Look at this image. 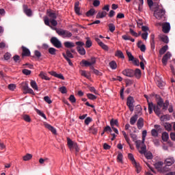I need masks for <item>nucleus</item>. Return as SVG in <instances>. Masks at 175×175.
Here are the masks:
<instances>
[{
	"label": "nucleus",
	"mask_w": 175,
	"mask_h": 175,
	"mask_svg": "<svg viewBox=\"0 0 175 175\" xmlns=\"http://www.w3.org/2000/svg\"><path fill=\"white\" fill-rule=\"evenodd\" d=\"M170 102L168 100H165L164 102L163 99L161 97L159 98V100H157V105H154V113H156L157 116H159L161 114V108L163 107V110L166 111L168 108Z\"/></svg>",
	"instance_id": "f257e3e1"
},
{
	"label": "nucleus",
	"mask_w": 175,
	"mask_h": 175,
	"mask_svg": "<svg viewBox=\"0 0 175 175\" xmlns=\"http://www.w3.org/2000/svg\"><path fill=\"white\" fill-rule=\"evenodd\" d=\"M55 30L59 36H62L64 38H70L72 36V33L69 31L57 28H55Z\"/></svg>",
	"instance_id": "f03ea898"
},
{
	"label": "nucleus",
	"mask_w": 175,
	"mask_h": 175,
	"mask_svg": "<svg viewBox=\"0 0 175 175\" xmlns=\"http://www.w3.org/2000/svg\"><path fill=\"white\" fill-rule=\"evenodd\" d=\"M77 46V51H78L79 54L81 55H85V49L83 46H84V42L81 41H78L75 42Z\"/></svg>",
	"instance_id": "7ed1b4c3"
},
{
	"label": "nucleus",
	"mask_w": 175,
	"mask_h": 175,
	"mask_svg": "<svg viewBox=\"0 0 175 175\" xmlns=\"http://www.w3.org/2000/svg\"><path fill=\"white\" fill-rule=\"evenodd\" d=\"M50 42L54 47H56V49H62V43L57 37H52Z\"/></svg>",
	"instance_id": "20e7f679"
},
{
	"label": "nucleus",
	"mask_w": 175,
	"mask_h": 175,
	"mask_svg": "<svg viewBox=\"0 0 175 175\" xmlns=\"http://www.w3.org/2000/svg\"><path fill=\"white\" fill-rule=\"evenodd\" d=\"M22 90L24 91L23 94H30L33 95L34 94V91L29 87V85L27 83H25L22 84Z\"/></svg>",
	"instance_id": "39448f33"
},
{
	"label": "nucleus",
	"mask_w": 175,
	"mask_h": 175,
	"mask_svg": "<svg viewBox=\"0 0 175 175\" xmlns=\"http://www.w3.org/2000/svg\"><path fill=\"white\" fill-rule=\"evenodd\" d=\"M165 11L163 9H157L154 10V13L153 14V16L156 17V18L161 20L165 15Z\"/></svg>",
	"instance_id": "423d86ee"
},
{
	"label": "nucleus",
	"mask_w": 175,
	"mask_h": 175,
	"mask_svg": "<svg viewBox=\"0 0 175 175\" xmlns=\"http://www.w3.org/2000/svg\"><path fill=\"white\" fill-rule=\"evenodd\" d=\"M134 103H135V100L133 97L129 96L127 98L126 105L131 112L134 111V107H135Z\"/></svg>",
	"instance_id": "0eeeda50"
},
{
	"label": "nucleus",
	"mask_w": 175,
	"mask_h": 175,
	"mask_svg": "<svg viewBox=\"0 0 175 175\" xmlns=\"http://www.w3.org/2000/svg\"><path fill=\"white\" fill-rule=\"evenodd\" d=\"M172 54L170 52H167L164 56H163V59H161V62H163V65L165 66L167 64L168 60L171 58Z\"/></svg>",
	"instance_id": "6e6552de"
},
{
	"label": "nucleus",
	"mask_w": 175,
	"mask_h": 175,
	"mask_svg": "<svg viewBox=\"0 0 175 175\" xmlns=\"http://www.w3.org/2000/svg\"><path fill=\"white\" fill-rule=\"evenodd\" d=\"M134 74V70L132 69H125L122 71V75L129 78L133 77Z\"/></svg>",
	"instance_id": "1a4fd4ad"
},
{
	"label": "nucleus",
	"mask_w": 175,
	"mask_h": 175,
	"mask_svg": "<svg viewBox=\"0 0 175 175\" xmlns=\"http://www.w3.org/2000/svg\"><path fill=\"white\" fill-rule=\"evenodd\" d=\"M44 126L46 129H47L49 131H51V133L54 135L57 134V130L55 129V127H53V126H51V124H49V123H44Z\"/></svg>",
	"instance_id": "9d476101"
},
{
	"label": "nucleus",
	"mask_w": 175,
	"mask_h": 175,
	"mask_svg": "<svg viewBox=\"0 0 175 175\" xmlns=\"http://www.w3.org/2000/svg\"><path fill=\"white\" fill-rule=\"evenodd\" d=\"M21 49L23 51L22 57H29V55H31V52H30L29 49H28L25 46H22Z\"/></svg>",
	"instance_id": "9b49d317"
},
{
	"label": "nucleus",
	"mask_w": 175,
	"mask_h": 175,
	"mask_svg": "<svg viewBox=\"0 0 175 175\" xmlns=\"http://www.w3.org/2000/svg\"><path fill=\"white\" fill-rule=\"evenodd\" d=\"M49 74L55 78L59 79L61 80H65V77L62 74H57L55 71H51L49 72Z\"/></svg>",
	"instance_id": "f8f14e48"
},
{
	"label": "nucleus",
	"mask_w": 175,
	"mask_h": 175,
	"mask_svg": "<svg viewBox=\"0 0 175 175\" xmlns=\"http://www.w3.org/2000/svg\"><path fill=\"white\" fill-rule=\"evenodd\" d=\"M23 12L27 16H32V11L31 9L28 8V6L26 5H23Z\"/></svg>",
	"instance_id": "ddd939ff"
},
{
	"label": "nucleus",
	"mask_w": 175,
	"mask_h": 175,
	"mask_svg": "<svg viewBox=\"0 0 175 175\" xmlns=\"http://www.w3.org/2000/svg\"><path fill=\"white\" fill-rule=\"evenodd\" d=\"M174 163H175V159L173 157L167 158L164 161V164H165L167 166H171Z\"/></svg>",
	"instance_id": "4468645a"
},
{
	"label": "nucleus",
	"mask_w": 175,
	"mask_h": 175,
	"mask_svg": "<svg viewBox=\"0 0 175 175\" xmlns=\"http://www.w3.org/2000/svg\"><path fill=\"white\" fill-rule=\"evenodd\" d=\"M144 120L143 118L141 117L139 118V120H137V123L138 129L141 130L143 128V126L144 125Z\"/></svg>",
	"instance_id": "2eb2a0df"
},
{
	"label": "nucleus",
	"mask_w": 175,
	"mask_h": 175,
	"mask_svg": "<svg viewBox=\"0 0 175 175\" xmlns=\"http://www.w3.org/2000/svg\"><path fill=\"white\" fill-rule=\"evenodd\" d=\"M47 15L50 18V20L56 19L57 18V14L53 11L47 12Z\"/></svg>",
	"instance_id": "dca6fc26"
},
{
	"label": "nucleus",
	"mask_w": 175,
	"mask_h": 175,
	"mask_svg": "<svg viewBox=\"0 0 175 175\" xmlns=\"http://www.w3.org/2000/svg\"><path fill=\"white\" fill-rule=\"evenodd\" d=\"M67 143L68 148L70 150H73V147L76 148V143L73 142L70 138H67Z\"/></svg>",
	"instance_id": "f3484780"
},
{
	"label": "nucleus",
	"mask_w": 175,
	"mask_h": 175,
	"mask_svg": "<svg viewBox=\"0 0 175 175\" xmlns=\"http://www.w3.org/2000/svg\"><path fill=\"white\" fill-rule=\"evenodd\" d=\"M170 31V24L169 23H166L164 25H163V32L167 33Z\"/></svg>",
	"instance_id": "a211bd4d"
},
{
	"label": "nucleus",
	"mask_w": 175,
	"mask_h": 175,
	"mask_svg": "<svg viewBox=\"0 0 175 175\" xmlns=\"http://www.w3.org/2000/svg\"><path fill=\"white\" fill-rule=\"evenodd\" d=\"M148 104L149 113L152 114V110H154L155 105L152 102H150L148 100Z\"/></svg>",
	"instance_id": "6ab92c4d"
},
{
	"label": "nucleus",
	"mask_w": 175,
	"mask_h": 175,
	"mask_svg": "<svg viewBox=\"0 0 175 175\" xmlns=\"http://www.w3.org/2000/svg\"><path fill=\"white\" fill-rule=\"evenodd\" d=\"M167 50L168 46L165 45L164 46L161 47V49H160V51H159V54H160V55H163V54L165 53Z\"/></svg>",
	"instance_id": "aec40b11"
},
{
	"label": "nucleus",
	"mask_w": 175,
	"mask_h": 175,
	"mask_svg": "<svg viewBox=\"0 0 175 175\" xmlns=\"http://www.w3.org/2000/svg\"><path fill=\"white\" fill-rule=\"evenodd\" d=\"M64 44V46L66 47V49H72V47H75V46H76L72 42H65Z\"/></svg>",
	"instance_id": "412c9836"
},
{
	"label": "nucleus",
	"mask_w": 175,
	"mask_h": 175,
	"mask_svg": "<svg viewBox=\"0 0 175 175\" xmlns=\"http://www.w3.org/2000/svg\"><path fill=\"white\" fill-rule=\"evenodd\" d=\"M138 119V115L135 114L134 116H133L131 119H130V124L131 125H134L135 124V122H137Z\"/></svg>",
	"instance_id": "4be33fe9"
},
{
	"label": "nucleus",
	"mask_w": 175,
	"mask_h": 175,
	"mask_svg": "<svg viewBox=\"0 0 175 175\" xmlns=\"http://www.w3.org/2000/svg\"><path fill=\"white\" fill-rule=\"evenodd\" d=\"M134 76H135L137 79H139L142 77V71L140 69L137 68L135 71H134Z\"/></svg>",
	"instance_id": "5701e85b"
},
{
	"label": "nucleus",
	"mask_w": 175,
	"mask_h": 175,
	"mask_svg": "<svg viewBox=\"0 0 175 175\" xmlns=\"http://www.w3.org/2000/svg\"><path fill=\"white\" fill-rule=\"evenodd\" d=\"M107 16V12L105 11L98 12L96 18H103Z\"/></svg>",
	"instance_id": "b1692460"
},
{
	"label": "nucleus",
	"mask_w": 175,
	"mask_h": 175,
	"mask_svg": "<svg viewBox=\"0 0 175 175\" xmlns=\"http://www.w3.org/2000/svg\"><path fill=\"white\" fill-rule=\"evenodd\" d=\"M39 77L44 80L46 81H50V78L49 77H47L46 73H44V72H40Z\"/></svg>",
	"instance_id": "393cba45"
},
{
	"label": "nucleus",
	"mask_w": 175,
	"mask_h": 175,
	"mask_svg": "<svg viewBox=\"0 0 175 175\" xmlns=\"http://www.w3.org/2000/svg\"><path fill=\"white\" fill-rule=\"evenodd\" d=\"M30 86L34 90H38V87L36 81L31 80L30 82Z\"/></svg>",
	"instance_id": "a878e982"
},
{
	"label": "nucleus",
	"mask_w": 175,
	"mask_h": 175,
	"mask_svg": "<svg viewBox=\"0 0 175 175\" xmlns=\"http://www.w3.org/2000/svg\"><path fill=\"white\" fill-rule=\"evenodd\" d=\"M62 55H63L64 58H65V59H66V62H68V65L70 66H73V63L72 62L71 59L68 57L66 54L65 53H63Z\"/></svg>",
	"instance_id": "bb28decb"
},
{
	"label": "nucleus",
	"mask_w": 175,
	"mask_h": 175,
	"mask_svg": "<svg viewBox=\"0 0 175 175\" xmlns=\"http://www.w3.org/2000/svg\"><path fill=\"white\" fill-rule=\"evenodd\" d=\"M115 55L116 57H118V58H122V59H124V55L121 51H117Z\"/></svg>",
	"instance_id": "cd10ccee"
},
{
	"label": "nucleus",
	"mask_w": 175,
	"mask_h": 175,
	"mask_svg": "<svg viewBox=\"0 0 175 175\" xmlns=\"http://www.w3.org/2000/svg\"><path fill=\"white\" fill-rule=\"evenodd\" d=\"M144 142L145 141H143V139H142V141L137 140L135 142L136 146L138 150L140 148V147H142L143 145H144Z\"/></svg>",
	"instance_id": "c85d7f7f"
},
{
	"label": "nucleus",
	"mask_w": 175,
	"mask_h": 175,
	"mask_svg": "<svg viewBox=\"0 0 175 175\" xmlns=\"http://www.w3.org/2000/svg\"><path fill=\"white\" fill-rule=\"evenodd\" d=\"M156 83H157V87L160 88H162L163 86H165V82L162 81L161 79H159V80H157V82H156Z\"/></svg>",
	"instance_id": "c756f323"
},
{
	"label": "nucleus",
	"mask_w": 175,
	"mask_h": 175,
	"mask_svg": "<svg viewBox=\"0 0 175 175\" xmlns=\"http://www.w3.org/2000/svg\"><path fill=\"white\" fill-rule=\"evenodd\" d=\"M160 39H161V41H163V42L165 43L166 44L169 42V38L167 36L163 35L161 37H160Z\"/></svg>",
	"instance_id": "7c9ffc66"
},
{
	"label": "nucleus",
	"mask_w": 175,
	"mask_h": 175,
	"mask_svg": "<svg viewBox=\"0 0 175 175\" xmlns=\"http://www.w3.org/2000/svg\"><path fill=\"white\" fill-rule=\"evenodd\" d=\"M161 138L163 139V141H164L165 142H167V140L169 139V134H168V133H163Z\"/></svg>",
	"instance_id": "2f4dec72"
},
{
	"label": "nucleus",
	"mask_w": 175,
	"mask_h": 175,
	"mask_svg": "<svg viewBox=\"0 0 175 175\" xmlns=\"http://www.w3.org/2000/svg\"><path fill=\"white\" fill-rule=\"evenodd\" d=\"M49 54L51 55H56L57 49L53 47H51L48 50Z\"/></svg>",
	"instance_id": "473e14b6"
},
{
	"label": "nucleus",
	"mask_w": 175,
	"mask_h": 175,
	"mask_svg": "<svg viewBox=\"0 0 175 175\" xmlns=\"http://www.w3.org/2000/svg\"><path fill=\"white\" fill-rule=\"evenodd\" d=\"M110 124L111 127H114V126H119L118 121L117 120H114V119H111Z\"/></svg>",
	"instance_id": "72a5a7b5"
},
{
	"label": "nucleus",
	"mask_w": 175,
	"mask_h": 175,
	"mask_svg": "<svg viewBox=\"0 0 175 175\" xmlns=\"http://www.w3.org/2000/svg\"><path fill=\"white\" fill-rule=\"evenodd\" d=\"M133 164L135 165L136 171H137V174H139L142 170V167H141L139 163H137L136 161H135V163H134Z\"/></svg>",
	"instance_id": "f704fd0d"
},
{
	"label": "nucleus",
	"mask_w": 175,
	"mask_h": 175,
	"mask_svg": "<svg viewBox=\"0 0 175 175\" xmlns=\"http://www.w3.org/2000/svg\"><path fill=\"white\" fill-rule=\"evenodd\" d=\"M122 38L124 40H131V42H135V39L132 38L131 36H127V35H124L122 36Z\"/></svg>",
	"instance_id": "c9c22d12"
},
{
	"label": "nucleus",
	"mask_w": 175,
	"mask_h": 175,
	"mask_svg": "<svg viewBox=\"0 0 175 175\" xmlns=\"http://www.w3.org/2000/svg\"><path fill=\"white\" fill-rule=\"evenodd\" d=\"M92 69L93 70V73L98 77H101L102 76V72H100L99 70L95 69L94 67H92Z\"/></svg>",
	"instance_id": "e433bc0d"
},
{
	"label": "nucleus",
	"mask_w": 175,
	"mask_h": 175,
	"mask_svg": "<svg viewBox=\"0 0 175 175\" xmlns=\"http://www.w3.org/2000/svg\"><path fill=\"white\" fill-rule=\"evenodd\" d=\"M66 54L68 58H74V55L72 53V52L69 49H67L66 51Z\"/></svg>",
	"instance_id": "4c0bfd02"
},
{
	"label": "nucleus",
	"mask_w": 175,
	"mask_h": 175,
	"mask_svg": "<svg viewBox=\"0 0 175 175\" xmlns=\"http://www.w3.org/2000/svg\"><path fill=\"white\" fill-rule=\"evenodd\" d=\"M75 11L76 14H80V8H79V2H77L75 4Z\"/></svg>",
	"instance_id": "58836bf2"
},
{
	"label": "nucleus",
	"mask_w": 175,
	"mask_h": 175,
	"mask_svg": "<svg viewBox=\"0 0 175 175\" xmlns=\"http://www.w3.org/2000/svg\"><path fill=\"white\" fill-rule=\"evenodd\" d=\"M126 54H127V55H128V57H129V62H133L135 57H134V56L132 55V53H131V52H129V51H126Z\"/></svg>",
	"instance_id": "ea45409f"
},
{
	"label": "nucleus",
	"mask_w": 175,
	"mask_h": 175,
	"mask_svg": "<svg viewBox=\"0 0 175 175\" xmlns=\"http://www.w3.org/2000/svg\"><path fill=\"white\" fill-rule=\"evenodd\" d=\"M23 119L27 122H31V118L29 115L25 114L23 116Z\"/></svg>",
	"instance_id": "a19ab883"
},
{
	"label": "nucleus",
	"mask_w": 175,
	"mask_h": 175,
	"mask_svg": "<svg viewBox=\"0 0 175 175\" xmlns=\"http://www.w3.org/2000/svg\"><path fill=\"white\" fill-rule=\"evenodd\" d=\"M44 100L46 103H48V104H49V105H51V104L53 103L52 100L51 99V98H50L49 96H45L44 97Z\"/></svg>",
	"instance_id": "79ce46f5"
},
{
	"label": "nucleus",
	"mask_w": 175,
	"mask_h": 175,
	"mask_svg": "<svg viewBox=\"0 0 175 175\" xmlns=\"http://www.w3.org/2000/svg\"><path fill=\"white\" fill-rule=\"evenodd\" d=\"M109 66L111 67V68L112 70H116V68H117V64H116V62L112 61V62H111L109 63Z\"/></svg>",
	"instance_id": "37998d69"
},
{
	"label": "nucleus",
	"mask_w": 175,
	"mask_h": 175,
	"mask_svg": "<svg viewBox=\"0 0 175 175\" xmlns=\"http://www.w3.org/2000/svg\"><path fill=\"white\" fill-rule=\"evenodd\" d=\"M32 155L31 154H27L25 156L23 157V161H27L30 160L32 158Z\"/></svg>",
	"instance_id": "c03bdc74"
},
{
	"label": "nucleus",
	"mask_w": 175,
	"mask_h": 175,
	"mask_svg": "<svg viewBox=\"0 0 175 175\" xmlns=\"http://www.w3.org/2000/svg\"><path fill=\"white\" fill-rule=\"evenodd\" d=\"M144 154L147 159H153V155L150 152H146L144 153Z\"/></svg>",
	"instance_id": "a18cd8bd"
},
{
	"label": "nucleus",
	"mask_w": 175,
	"mask_h": 175,
	"mask_svg": "<svg viewBox=\"0 0 175 175\" xmlns=\"http://www.w3.org/2000/svg\"><path fill=\"white\" fill-rule=\"evenodd\" d=\"M122 134H123V135H124V138H125L126 142L128 143V144H129V146H131V141H130V139H129V137L127 136V135H126V133H125V131H122Z\"/></svg>",
	"instance_id": "49530a36"
},
{
	"label": "nucleus",
	"mask_w": 175,
	"mask_h": 175,
	"mask_svg": "<svg viewBox=\"0 0 175 175\" xmlns=\"http://www.w3.org/2000/svg\"><path fill=\"white\" fill-rule=\"evenodd\" d=\"M88 98L91 100H94L96 99V96L92 94L88 93L87 94Z\"/></svg>",
	"instance_id": "de8ad7c7"
},
{
	"label": "nucleus",
	"mask_w": 175,
	"mask_h": 175,
	"mask_svg": "<svg viewBox=\"0 0 175 175\" xmlns=\"http://www.w3.org/2000/svg\"><path fill=\"white\" fill-rule=\"evenodd\" d=\"M59 91L62 94H66V93H67V88H66V86H62V87L59 88Z\"/></svg>",
	"instance_id": "09e8293b"
},
{
	"label": "nucleus",
	"mask_w": 175,
	"mask_h": 175,
	"mask_svg": "<svg viewBox=\"0 0 175 175\" xmlns=\"http://www.w3.org/2000/svg\"><path fill=\"white\" fill-rule=\"evenodd\" d=\"M141 150H139V152L141 154H145L146 152V146L145 144H143L141 147Z\"/></svg>",
	"instance_id": "8fccbe9b"
},
{
	"label": "nucleus",
	"mask_w": 175,
	"mask_h": 175,
	"mask_svg": "<svg viewBox=\"0 0 175 175\" xmlns=\"http://www.w3.org/2000/svg\"><path fill=\"white\" fill-rule=\"evenodd\" d=\"M163 165V163L162 161H159L154 164V167H156V169H160L161 168Z\"/></svg>",
	"instance_id": "3c124183"
},
{
	"label": "nucleus",
	"mask_w": 175,
	"mask_h": 175,
	"mask_svg": "<svg viewBox=\"0 0 175 175\" xmlns=\"http://www.w3.org/2000/svg\"><path fill=\"white\" fill-rule=\"evenodd\" d=\"M122 159H123V155L121 152H118V157H117V161L119 163H122Z\"/></svg>",
	"instance_id": "603ef678"
},
{
	"label": "nucleus",
	"mask_w": 175,
	"mask_h": 175,
	"mask_svg": "<svg viewBox=\"0 0 175 175\" xmlns=\"http://www.w3.org/2000/svg\"><path fill=\"white\" fill-rule=\"evenodd\" d=\"M14 62L15 63H20L21 62V57L18 55H14Z\"/></svg>",
	"instance_id": "864d4df0"
},
{
	"label": "nucleus",
	"mask_w": 175,
	"mask_h": 175,
	"mask_svg": "<svg viewBox=\"0 0 175 175\" xmlns=\"http://www.w3.org/2000/svg\"><path fill=\"white\" fill-rule=\"evenodd\" d=\"M44 23L46 26H49L50 27H52L51 25H50V21H49V18L46 16H45L44 18Z\"/></svg>",
	"instance_id": "5fc2aeb1"
},
{
	"label": "nucleus",
	"mask_w": 175,
	"mask_h": 175,
	"mask_svg": "<svg viewBox=\"0 0 175 175\" xmlns=\"http://www.w3.org/2000/svg\"><path fill=\"white\" fill-rule=\"evenodd\" d=\"M108 27H109V31H110L111 32H112V33H113V32L115 31V29H116V27H115V25H114L113 23L109 24Z\"/></svg>",
	"instance_id": "6e6d98bb"
},
{
	"label": "nucleus",
	"mask_w": 175,
	"mask_h": 175,
	"mask_svg": "<svg viewBox=\"0 0 175 175\" xmlns=\"http://www.w3.org/2000/svg\"><path fill=\"white\" fill-rule=\"evenodd\" d=\"M22 72H23V75H26V76H29V75H31V71L29 70H28V69H23V70H22Z\"/></svg>",
	"instance_id": "4d7b16f0"
},
{
	"label": "nucleus",
	"mask_w": 175,
	"mask_h": 175,
	"mask_svg": "<svg viewBox=\"0 0 175 175\" xmlns=\"http://www.w3.org/2000/svg\"><path fill=\"white\" fill-rule=\"evenodd\" d=\"M95 13V10L94 9H90L87 13L86 16H93Z\"/></svg>",
	"instance_id": "13d9d810"
},
{
	"label": "nucleus",
	"mask_w": 175,
	"mask_h": 175,
	"mask_svg": "<svg viewBox=\"0 0 175 175\" xmlns=\"http://www.w3.org/2000/svg\"><path fill=\"white\" fill-rule=\"evenodd\" d=\"M90 131L92 134L96 135L98 132V129H96V127H94V126H92V127H90Z\"/></svg>",
	"instance_id": "bf43d9fd"
},
{
	"label": "nucleus",
	"mask_w": 175,
	"mask_h": 175,
	"mask_svg": "<svg viewBox=\"0 0 175 175\" xmlns=\"http://www.w3.org/2000/svg\"><path fill=\"white\" fill-rule=\"evenodd\" d=\"M11 57H12V55L10 53H6L5 54H4V59L5 61L10 60Z\"/></svg>",
	"instance_id": "052dcab7"
},
{
	"label": "nucleus",
	"mask_w": 175,
	"mask_h": 175,
	"mask_svg": "<svg viewBox=\"0 0 175 175\" xmlns=\"http://www.w3.org/2000/svg\"><path fill=\"white\" fill-rule=\"evenodd\" d=\"M92 44V41L90 39H88L85 43V47H87V49H90Z\"/></svg>",
	"instance_id": "680f3d73"
},
{
	"label": "nucleus",
	"mask_w": 175,
	"mask_h": 175,
	"mask_svg": "<svg viewBox=\"0 0 175 175\" xmlns=\"http://www.w3.org/2000/svg\"><path fill=\"white\" fill-rule=\"evenodd\" d=\"M92 121V118L90 117H87L85 120V124L88 125Z\"/></svg>",
	"instance_id": "e2e57ef3"
},
{
	"label": "nucleus",
	"mask_w": 175,
	"mask_h": 175,
	"mask_svg": "<svg viewBox=\"0 0 175 175\" xmlns=\"http://www.w3.org/2000/svg\"><path fill=\"white\" fill-rule=\"evenodd\" d=\"M69 100L72 103H75L76 102V97H75V95H70L69 97Z\"/></svg>",
	"instance_id": "0e129e2a"
},
{
	"label": "nucleus",
	"mask_w": 175,
	"mask_h": 175,
	"mask_svg": "<svg viewBox=\"0 0 175 175\" xmlns=\"http://www.w3.org/2000/svg\"><path fill=\"white\" fill-rule=\"evenodd\" d=\"M82 64L84 65L85 67L91 66L90 62L87 60H82Z\"/></svg>",
	"instance_id": "69168bd1"
},
{
	"label": "nucleus",
	"mask_w": 175,
	"mask_h": 175,
	"mask_svg": "<svg viewBox=\"0 0 175 175\" xmlns=\"http://www.w3.org/2000/svg\"><path fill=\"white\" fill-rule=\"evenodd\" d=\"M129 159L132 161L133 164L136 162V161L134 159V157L132 154H129L128 155Z\"/></svg>",
	"instance_id": "338daca9"
},
{
	"label": "nucleus",
	"mask_w": 175,
	"mask_h": 175,
	"mask_svg": "<svg viewBox=\"0 0 175 175\" xmlns=\"http://www.w3.org/2000/svg\"><path fill=\"white\" fill-rule=\"evenodd\" d=\"M104 132H109V133H111V132H112V130H111L110 126H106V127H105V129H104Z\"/></svg>",
	"instance_id": "774afa93"
}]
</instances>
